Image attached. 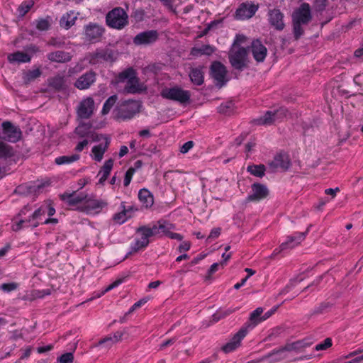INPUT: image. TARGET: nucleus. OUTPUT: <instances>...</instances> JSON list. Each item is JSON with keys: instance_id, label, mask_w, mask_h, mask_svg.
Returning a JSON list of instances; mask_svg holds the SVG:
<instances>
[{"instance_id": "obj_34", "label": "nucleus", "mask_w": 363, "mask_h": 363, "mask_svg": "<svg viewBox=\"0 0 363 363\" xmlns=\"http://www.w3.org/2000/svg\"><path fill=\"white\" fill-rule=\"evenodd\" d=\"M247 171L255 177L262 178L265 175L266 167L264 164H250Z\"/></svg>"}, {"instance_id": "obj_63", "label": "nucleus", "mask_w": 363, "mask_h": 363, "mask_svg": "<svg viewBox=\"0 0 363 363\" xmlns=\"http://www.w3.org/2000/svg\"><path fill=\"white\" fill-rule=\"evenodd\" d=\"M86 129H88V128L84 125H79L76 128L75 133L80 137H85L87 135V132L86 131Z\"/></svg>"}, {"instance_id": "obj_5", "label": "nucleus", "mask_w": 363, "mask_h": 363, "mask_svg": "<svg viewBox=\"0 0 363 363\" xmlns=\"http://www.w3.org/2000/svg\"><path fill=\"white\" fill-rule=\"evenodd\" d=\"M160 95L163 99L177 101L180 104H186L191 99V92L178 86L162 89Z\"/></svg>"}, {"instance_id": "obj_30", "label": "nucleus", "mask_w": 363, "mask_h": 363, "mask_svg": "<svg viewBox=\"0 0 363 363\" xmlns=\"http://www.w3.org/2000/svg\"><path fill=\"white\" fill-rule=\"evenodd\" d=\"M113 160L112 159H109L104 162L98 174V175L100 176V179L99 180V184H104V182L107 179L113 168Z\"/></svg>"}, {"instance_id": "obj_8", "label": "nucleus", "mask_w": 363, "mask_h": 363, "mask_svg": "<svg viewBox=\"0 0 363 363\" xmlns=\"http://www.w3.org/2000/svg\"><path fill=\"white\" fill-rule=\"evenodd\" d=\"M259 9V4H255L252 1H245L241 3L236 9L234 18L236 20H247L255 16Z\"/></svg>"}, {"instance_id": "obj_33", "label": "nucleus", "mask_w": 363, "mask_h": 363, "mask_svg": "<svg viewBox=\"0 0 363 363\" xmlns=\"http://www.w3.org/2000/svg\"><path fill=\"white\" fill-rule=\"evenodd\" d=\"M124 91L128 94H136L140 92L139 80L136 78L129 79L127 81L126 85L124 88Z\"/></svg>"}, {"instance_id": "obj_23", "label": "nucleus", "mask_w": 363, "mask_h": 363, "mask_svg": "<svg viewBox=\"0 0 363 363\" xmlns=\"http://www.w3.org/2000/svg\"><path fill=\"white\" fill-rule=\"evenodd\" d=\"M94 72H88L82 75L75 82L74 85L79 89H88L96 80Z\"/></svg>"}, {"instance_id": "obj_12", "label": "nucleus", "mask_w": 363, "mask_h": 363, "mask_svg": "<svg viewBox=\"0 0 363 363\" xmlns=\"http://www.w3.org/2000/svg\"><path fill=\"white\" fill-rule=\"evenodd\" d=\"M210 71L217 85L222 86L228 82L226 79L227 69L221 62L218 61L213 62L211 65Z\"/></svg>"}, {"instance_id": "obj_51", "label": "nucleus", "mask_w": 363, "mask_h": 363, "mask_svg": "<svg viewBox=\"0 0 363 363\" xmlns=\"http://www.w3.org/2000/svg\"><path fill=\"white\" fill-rule=\"evenodd\" d=\"M50 27V23L48 19L40 18L37 21L36 28L41 31L48 30Z\"/></svg>"}, {"instance_id": "obj_16", "label": "nucleus", "mask_w": 363, "mask_h": 363, "mask_svg": "<svg viewBox=\"0 0 363 363\" xmlns=\"http://www.w3.org/2000/svg\"><path fill=\"white\" fill-rule=\"evenodd\" d=\"M159 33L156 30H148L138 33L134 38L133 43L136 45L152 44L157 41Z\"/></svg>"}, {"instance_id": "obj_40", "label": "nucleus", "mask_w": 363, "mask_h": 363, "mask_svg": "<svg viewBox=\"0 0 363 363\" xmlns=\"http://www.w3.org/2000/svg\"><path fill=\"white\" fill-rule=\"evenodd\" d=\"M215 51V47H193L191 50V55L201 56L203 55H210Z\"/></svg>"}, {"instance_id": "obj_3", "label": "nucleus", "mask_w": 363, "mask_h": 363, "mask_svg": "<svg viewBox=\"0 0 363 363\" xmlns=\"http://www.w3.org/2000/svg\"><path fill=\"white\" fill-rule=\"evenodd\" d=\"M106 25L115 29H122L128 24V16L121 7H116L106 16Z\"/></svg>"}, {"instance_id": "obj_31", "label": "nucleus", "mask_w": 363, "mask_h": 363, "mask_svg": "<svg viewBox=\"0 0 363 363\" xmlns=\"http://www.w3.org/2000/svg\"><path fill=\"white\" fill-rule=\"evenodd\" d=\"M125 334V331H116L113 336H107L99 340V345L106 344L107 347H111L113 344L121 341L123 335Z\"/></svg>"}, {"instance_id": "obj_52", "label": "nucleus", "mask_w": 363, "mask_h": 363, "mask_svg": "<svg viewBox=\"0 0 363 363\" xmlns=\"http://www.w3.org/2000/svg\"><path fill=\"white\" fill-rule=\"evenodd\" d=\"M119 78L121 79H128L132 78H136L135 72L133 68H128L119 74Z\"/></svg>"}, {"instance_id": "obj_47", "label": "nucleus", "mask_w": 363, "mask_h": 363, "mask_svg": "<svg viewBox=\"0 0 363 363\" xmlns=\"http://www.w3.org/2000/svg\"><path fill=\"white\" fill-rule=\"evenodd\" d=\"M332 304L330 302H323L315 306L312 312V315L323 314L326 313L330 308Z\"/></svg>"}, {"instance_id": "obj_20", "label": "nucleus", "mask_w": 363, "mask_h": 363, "mask_svg": "<svg viewBox=\"0 0 363 363\" xmlns=\"http://www.w3.org/2000/svg\"><path fill=\"white\" fill-rule=\"evenodd\" d=\"M269 165L274 169H281L284 171L287 170L291 166V160L289 155L284 152L277 153Z\"/></svg>"}, {"instance_id": "obj_25", "label": "nucleus", "mask_w": 363, "mask_h": 363, "mask_svg": "<svg viewBox=\"0 0 363 363\" xmlns=\"http://www.w3.org/2000/svg\"><path fill=\"white\" fill-rule=\"evenodd\" d=\"M143 207L150 208L154 204L153 194L146 188L140 189L138 195Z\"/></svg>"}, {"instance_id": "obj_21", "label": "nucleus", "mask_w": 363, "mask_h": 363, "mask_svg": "<svg viewBox=\"0 0 363 363\" xmlns=\"http://www.w3.org/2000/svg\"><path fill=\"white\" fill-rule=\"evenodd\" d=\"M60 199L65 202L69 206H74L79 203H83L86 199V196L77 194L76 192H65L60 195Z\"/></svg>"}, {"instance_id": "obj_59", "label": "nucleus", "mask_w": 363, "mask_h": 363, "mask_svg": "<svg viewBox=\"0 0 363 363\" xmlns=\"http://www.w3.org/2000/svg\"><path fill=\"white\" fill-rule=\"evenodd\" d=\"M96 57L104 58L106 61H108V60L113 61L116 58L115 53L112 50H107L104 55L97 53Z\"/></svg>"}, {"instance_id": "obj_48", "label": "nucleus", "mask_w": 363, "mask_h": 363, "mask_svg": "<svg viewBox=\"0 0 363 363\" xmlns=\"http://www.w3.org/2000/svg\"><path fill=\"white\" fill-rule=\"evenodd\" d=\"M303 23L293 21V31L296 40L298 39L303 34Z\"/></svg>"}, {"instance_id": "obj_49", "label": "nucleus", "mask_w": 363, "mask_h": 363, "mask_svg": "<svg viewBox=\"0 0 363 363\" xmlns=\"http://www.w3.org/2000/svg\"><path fill=\"white\" fill-rule=\"evenodd\" d=\"M67 38L61 36L52 37L49 40L48 45H67L69 42H66Z\"/></svg>"}, {"instance_id": "obj_54", "label": "nucleus", "mask_w": 363, "mask_h": 363, "mask_svg": "<svg viewBox=\"0 0 363 363\" xmlns=\"http://www.w3.org/2000/svg\"><path fill=\"white\" fill-rule=\"evenodd\" d=\"M249 43V39L243 34H237L231 45H241Z\"/></svg>"}, {"instance_id": "obj_44", "label": "nucleus", "mask_w": 363, "mask_h": 363, "mask_svg": "<svg viewBox=\"0 0 363 363\" xmlns=\"http://www.w3.org/2000/svg\"><path fill=\"white\" fill-rule=\"evenodd\" d=\"M46 213V208L42 205L40 207H39L38 209H36L33 214L31 215L30 218L33 220H36V222L33 225V227H38L40 224V223L38 221V220L41 219V216H44Z\"/></svg>"}, {"instance_id": "obj_45", "label": "nucleus", "mask_w": 363, "mask_h": 363, "mask_svg": "<svg viewBox=\"0 0 363 363\" xmlns=\"http://www.w3.org/2000/svg\"><path fill=\"white\" fill-rule=\"evenodd\" d=\"M234 104L232 101H228L223 104H221L218 107V111L219 113L225 114V115H230L233 112Z\"/></svg>"}, {"instance_id": "obj_6", "label": "nucleus", "mask_w": 363, "mask_h": 363, "mask_svg": "<svg viewBox=\"0 0 363 363\" xmlns=\"http://www.w3.org/2000/svg\"><path fill=\"white\" fill-rule=\"evenodd\" d=\"M308 345L304 340L294 342L291 344H287L286 345L279 350H273L271 352L268 353L267 355H264L261 358L252 359L247 362L246 363H262L266 359H267L268 357H272L274 354H279V357L274 359L273 360L271 361V362H279L285 358V356L284 355V352L285 351L296 350L300 348L306 347Z\"/></svg>"}, {"instance_id": "obj_56", "label": "nucleus", "mask_w": 363, "mask_h": 363, "mask_svg": "<svg viewBox=\"0 0 363 363\" xmlns=\"http://www.w3.org/2000/svg\"><path fill=\"white\" fill-rule=\"evenodd\" d=\"M57 361L60 363H72L74 355L72 352L65 353L57 358Z\"/></svg>"}, {"instance_id": "obj_57", "label": "nucleus", "mask_w": 363, "mask_h": 363, "mask_svg": "<svg viewBox=\"0 0 363 363\" xmlns=\"http://www.w3.org/2000/svg\"><path fill=\"white\" fill-rule=\"evenodd\" d=\"M145 15V11L142 9H139L133 11L132 17L135 19V22H141L144 20Z\"/></svg>"}, {"instance_id": "obj_17", "label": "nucleus", "mask_w": 363, "mask_h": 363, "mask_svg": "<svg viewBox=\"0 0 363 363\" xmlns=\"http://www.w3.org/2000/svg\"><path fill=\"white\" fill-rule=\"evenodd\" d=\"M268 20L269 24L277 30H282L285 27L284 14L278 8L269 10Z\"/></svg>"}, {"instance_id": "obj_42", "label": "nucleus", "mask_w": 363, "mask_h": 363, "mask_svg": "<svg viewBox=\"0 0 363 363\" xmlns=\"http://www.w3.org/2000/svg\"><path fill=\"white\" fill-rule=\"evenodd\" d=\"M33 1H23L18 7V12L20 17H23L33 6Z\"/></svg>"}, {"instance_id": "obj_27", "label": "nucleus", "mask_w": 363, "mask_h": 363, "mask_svg": "<svg viewBox=\"0 0 363 363\" xmlns=\"http://www.w3.org/2000/svg\"><path fill=\"white\" fill-rule=\"evenodd\" d=\"M7 58L11 63H26L31 60V56L30 55L21 51L9 54Z\"/></svg>"}, {"instance_id": "obj_41", "label": "nucleus", "mask_w": 363, "mask_h": 363, "mask_svg": "<svg viewBox=\"0 0 363 363\" xmlns=\"http://www.w3.org/2000/svg\"><path fill=\"white\" fill-rule=\"evenodd\" d=\"M118 96L116 94H113L108 97L103 105L101 114L103 116L107 115L110 112L113 106L116 104Z\"/></svg>"}, {"instance_id": "obj_11", "label": "nucleus", "mask_w": 363, "mask_h": 363, "mask_svg": "<svg viewBox=\"0 0 363 363\" xmlns=\"http://www.w3.org/2000/svg\"><path fill=\"white\" fill-rule=\"evenodd\" d=\"M105 32V28L96 23H89L84 27L85 38L91 43L101 41Z\"/></svg>"}, {"instance_id": "obj_24", "label": "nucleus", "mask_w": 363, "mask_h": 363, "mask_svg": "<svg viewBox=\"0 0 363 363\" xmlns=\"http://www.w3.org/2000/svg\"><path fill=\"white\" fill-rule=\"evenodd\" d=\"M121 207L122 208L121 211L113 216V221L118 225L125 223L131 217V212L133 211V207H126L124 202L121 203Z\"/></svg>"}, {"instance_id": "obj_53", "label": "nucleus", "mask_w": 363, "mask_h": 363, "mask_svg": "<svg viewBox=\"0 0 363 363\" xmlns=\"http://www.w3.org/2000/svg\"><path fill=\"white\" fill-rule=\"evenodd\" d=\"M135 173V168H128V169L126 171V172L125 174V177H124V180H123L124 186H129Z\"/></svg>"}, {"instance_id": "obj_36", "label": "nucleus", "mask_w": 363, "mask_h": 363, "mask_svg": "<svg viewBox=\"0 0 363 363\" xmlns=\"http://www.w3.org/2000/svg\"><path fill=\"white\" fill-rule=\"evenodd\" d=\"M248 48L250 47H247ZM255 60L259 62H263L267 55V47H250Z\"/></svg>"}, {"instance_id": "obj_35", "label": "nucleus", "mask_w": 363, "mask_h": 363, "mask_svg": "<svg viewBox=\"0 0 363 363\" xmlns=\"http://www.w3.org/2000/svg\"><path fill=\"white\" fill-rule=\"evenodd\" d=\"M42 72L39 68L28 70L23 74V79L24 83L29 84L37 78L40 77Z\"/></svg>"}, {"instance_id": "obj_39", "label": "nucleus", "mask_w": 363, "mask_h": 363, "mask_svg": "<svg viewBox=\"0 0 363 363\" xmlns=\"http://www.w3.org/2000/svg\"><path fill=\"white\" fill-rule=\"evenodd\" d=\"M158 222V228L160 231V237L162 235L168 236L171 230L174 228V226L169 221L163 219H160L157 220Z\"/></svg>"}, {"instance_id": "obj_29", "label": "nucleus", "mask_w": 363, "mask_h": 363, "mask_svg": "<svg viewBox=\"0 0 363 363\" xmlns=\"http://www.w3.org/2000/svg\"><path fill=\"white\" fill-rule=\"evenodd\" d=\"M48 57L50 61L65 63L71 60L72 55L69 52L59 50L50 52L48 54Z\"/></svg>"}, {"instance_id": "obj_46", "label": "nucleus", "mask_w": 363, "mask_h": 363, "mask_svg": "<svg viewBox=\"0 0 363 363\" xmlns=\"http://www.w3.org/2000/svg\"><path fill=\"white\" fill-rule=\"evenodd\" d=\"M328 0H313V9L315 12L322 13L328 5Z\"/></svg>"}, {"instance_id": "obj_37", "label": "nucleus", "mask_w": 363, "mask_h": 363, "mask_svg": "<svg viewBox=\"0 0 363 363\" xmlns=\"http://www.w3.org/2000/svg\"><path fill=\"white\" fill-rule=\"evenodd\" d=\"M14 155L13 148L5 143L3 141H0V157L4 159L11 158Z\"/></svg>"}, {"instance_id": "obj_50", "label": "nucleus", "mask_w": 363, "mask_h": 363, "mask_svg": "<svg viewBox=\"0 0 363 363\" xmlns=\"http://www.w3.org/2000/svg\"><path fill=\"white\" fill-rule=\"evenodd\" d=\"M333 345L332 340L330 337L325 338L322 342L315 345V350L316 351L325 350L330 347Z\"/></svg>"}, {"instance_id": "obj_10", "label": "nucleus", "mask_w": 363, "mask_h": 363, "mask_svg": "<svg viewBox=\"0 0 363 363\" xmlns=\"http://www.w3.org/2000/svg\"><path fill=\"white\" fill-rule=\"evenodd\" d=\"M248 330L246 327H242L232 338L221 347V351L225 354H228L235 351L240 347L242 340L245 337Z\"/></svg>"}, {"instance_id": "obj_22", "label": "nucleus", "mask_w": 363, "mask_h": 363, "mask_svg": "<svg viewBox=\"0 0 363 363\" xmlns=\"http://www.w3.org/2000/svg\"><path fill=\"white\" fill-rule=\"evenodd\" d=\"M264 309L262 307H258L255 310H254L250 314L249 317L248 321L245 324L243 327H246L247 330L253 329L259 323L264 322L262 320Z\"/></svg>"}, {"instance_id": "obj_64", "label": "nucleus", "mask_w": 363, "mask_h": 363, "mask_svg": "<svg viewBox=\"0 0 363 363\" xmlns=\"http://www.w3.org/2000/svg\"><path fill=\"white\" fill-rule=\"evenodd\" d=\"M190 247L191 243L188 241H184L179 245L178 247V251L181 253L184 252H187L190 250Z\"/></svg>"}, {"instance_id": "obj_26", "label": "nucleus", "mask_w": 363, "mask_h": 363, "mask_svg": "<svg viewBox=\"0 0 363 363\" xmlns=\"http://www.w3.org/2000/svg\"><path fill=\"white\" fill-rule=\"evenodd\" d=\"M105 144H99L98 145H95L92 147V153L94 154V159L100 162L104 157L105 152L107 150L108 145L110 144V140L108 138L105 137Z\"/></svg>"}, {"instance_id": "obj_1", "label": "nucleus", "mask_w": 363, "mask_h": 363, "mask_svg": "<svg viewBox=\"0 0 363 363\" xmlns=\"http://www.w3.org/2000/svg\"><path fill=\"white\" fill-rule=\"evenodd\" d=\"M141 106V103L139 101H123L115 108V117L117 120L123 121H130L140 113Z\"/></svg>"}, {"instance_id": "obj_62", "label": "nucleus", "mask_w": 363, "mask_h": 363, "mask_svg": "<svg viewBox=\"0 0 363 363\" xmlns=\"http://www.w3.org/2000/svg\"><path fill=\"white\" fill-rule=\"evenodd\" d=\"M194 143L193 141H187L181 147L180 151L182 153H186L194 147Z\"/></svg>"}, {"instance_id": "obj_19", "label": "nucleus", "mask_w": 363, "mask_h": 363, "mask_svg": "<svg viewBox=\"0 0 363 363\" xmlns=\"http://www.w3.org/2000/svg\"><path fill=\"white\" fill-rule=\"evenodd\" d=\"M306 233L296 232L287 237L286 240L279 245V251L292 249L300 244L305 238Z\"/></svg>"}, {"instance_id": "obj_32", "label": "nucleus", "mask_w": 363, "mask_h": 363, "mask_svg": "<svg viewBox=\"0 0 363 363\" xmlns=\"http://www.w3.org/2000/svg\"><path fill=\"white\" fill-rule=\"evenodd\" d=\"M80 159L79 154H72L70 155H62L55 159V163L57 165L70 164Z\"/></svg>"}, {"instance_id": "obj_60", "label": "nucleus", "mask_w": 363, "mask_h": 363, "mask_svg": "<svg viewBox=\"0 0 363 363\" xmlns=\"http://www.w3.org/2000/svg\"><path fill=\"white\" fill-rule=\"evenodd\" d=\"M147 225V228L149 230H150V231L152 232V237L157 236V237L160 238V229L158 228V222L157 221L156 223H153L152 225L149 224Z\"/></svg>"}, {"instance_id": "obj_18", "label": "nucleus", "mask_w": 363, "mask_h": 363, "mask_svg": "<svg viewBox=\"0 0 363 363\" xmlns=\"http://www.w3.org/2000/svg\"><path fill=\"white\" fill-rule=\"evenodd\" d=\"M312 18L309 4L303 3L293 16V21H296L303 24H307Z\"/></svg>"}, {"instance_id": "obj_13", "label": "nucleus", "mask_w": 363, "mask_h": 363, "mask_svg": "<svg viewBox=\"0 0 363 363\" xmlns=\"http://www.w3.org/2000/svg\"><path fill=\"white\" fill-rule=\"evenodd\" d=\"M106 205L107 203L102 200L86 198L79 208L86 214H98Z\"/></svg>"}, {"instance_id": "obj_4", "label": "nucleus", "mask_w": 363, "mask_h": 363, "mask_svg": "<svg viewBox=\"0 0 363 363\" xmlns=\"http://www.w3.org/2000/svg\"><path fill=\"white\" fill-rule=\"evenodd\" d=\"M135 233L139 238H135L134 241L131 242L129 254L145 250L150 243L151 238H152V232L147 228V225L139 226Z\"/></svg>"}, {"instance_id": "obj_43", "label": "nucleus", "mask_w": 363, "mask_h": 363, "mask_svg": "<svg viewBox=\"0 0 363 363\" xmlns=\"http://www.w3.org/2000/svg\"><path fill=\"white\" fill-rule=\"evenodd\" d=\"M76 18V17L71 18V15L67 13L61 17L60 25L61 27L67 30L74 25Z\"/></svg>"}, {"instance_id": "obj_28", "label": "nucleus", "mask_w": 363, "mask_h": 363, "mask_svg": "<svg viewBox=\"0 0 363 363\" xmlns=\"http://www.w3.org/2000/svg\"><path fill=\"white\" fill-rule=\"evenodd\" d=\"M191 82L196 85L201 86L204 82V72L202 67L192 68L189 74Z\"/></svg>"}, {"instance_id": "obj_58", "label": "nucleus", "mask_w": 363, "mask_h": 363, "mask_svg": "<svg viewBox=\"0 0 363 363\" xmlns=\"http://www.w3.org/2000/svg\"><path fill=\"white\" fill-rule=\"evenodd\" d=\"M220 23V21L215 20L208 23L206 27L201 31V33L199 35L200 37L206 35L209 30L215 28Z\"/></svg>"}, {"instance_id": "obj_61", "label": "nucleus", "mask_w": 363, "mask_h": 363, "mask_svg": "<svg viewBox=\"0 0 363 363\" xmlns=\"http://www.w3.org/2000/svg\"><path fill=\"white\" fill-rule=\"evenodd\" d=\"M147 301V298H142L139 300L138 301L135 302L129 309L128 314L132 313L133 311H135L136 309L140 308L142 306H143L145 303H146Z\"/></svg>"}, {"instance_id": "obj_38", "label": "nucleus", "mask_w": 363, "mask_h": 363, "mask_svg": "<svg viewBox=\"0 0 363 363\" xmlns=\"http://www.w3.org/2000/svg\"><path fill=\"white\" fill-rule=\"evenodd\" d=\"M49 86L57 91L62 90L65 86V79L60 75L55 76L49 79Z\"/></svg>"}, {"instance_id": "obj_7", "label": "nucleus", "mask_w": 363, "mask_h": 363, "mask_svg": "<svg viewBox=\"0 0 363 363\" xmlns=\"http://www.w3.org/2000/svg\"><path fill=\"white\" fill-rule=\"evenodd\" d=\"M21 136L22 131L18 126L13 125L9 121H4L1 123L0 140L15 143L21 140Z\"/></svg>"}, {"instance_id": "obj_15", "label": "nucleus", "mask_w": 363, "mask_h": 363, "mask_svg": "<svg viewBox=\"0 0 363 363\" xmlns=\"http://www.w3.org/2000/svg\"><path fill=\"white\" fill-rule=\"evenodd\" d=\"M94 108V101L91 97L83 99L77 108V116L82 119H88L93 114Z\"/></svg>"}, {"instance_id": "obj_14", "label": "nucleus", "mask_w": 363, "mask_h": 363, "mask_svg": "<svg viewBox=\"0 0 363 363\" xmlns=\"http://www.w3.org/2000/svg\"><path fill=\"white\" fill-rule=\"evenodd\" d=\"M251 188L252 191L246 198L247 201L259 202L269 195V190L264 184L254 183Z\"/></svg>"}, {"instance_id": "obj_55", "label": "nucleus", "mask_w": 363, "mask_h": 363, "mask_svg": "<svg viewBox=\"0 0 363 363\" xmlns=\"http://www.w3.org/2000/svg\"><path fill=\"white\" fill-rule=\"evenodd\" d=\"M18 287V284L16 282H10V283H4L2 284L0 286L1 289L4 292H11L13 291Z\"/></svg>"}, {"instance_id": "obj_2", "label": "nucleus", "mask_w": 363, "mask_h": 363, "mask_svg": "<svg viewBox=\"0 0 363 363\" xmlns=\"http://www.w3.org/2000/svg\"><path fill=\"white\" fill-rule=\"evenodd\" d=\"M228 59L231 67L235 70L242 72L249 67V54L245 47H231Z\"/></svg>"}, {"instance_id": "obj_9", "label": "nucleus", "mask_w": 363, "mask_h": 363, "mask_svg": "<svg viewBox=\"0 0 363 363\" xmlns=\"http://www.w3.org/2000/svg\"><path fill=\"white\" fill-rule=\"evenodd\" d=\"M288 112L285 107H280L274 111H267L263 116L258 119V123L260 125H271L274 123H279L286 117Z\"/></svg>"}]
</instances>
